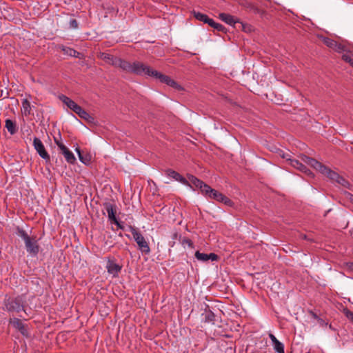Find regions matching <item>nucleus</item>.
I'll list each match as a JSON object with an SVG mask.
<instances>
[{
  "instance_id": "nucleus-36",
  "label": "nucleus",
  "mask_w": 353,
  "mask_h": 353,
  "mask_svg": "<svg viewBox=\"0 0 353 353\" xmlns=\"http://www.w3.org/2000/svg\"><path fill=\"white\" fill-rule=\"evenodd\" d=\"M170 87L177 90H183V88L181 85H179L176 81H175L174 80H172V83H170Z\"/></svg>"
},
{
  "instance_id": "nucleus-19",
  "label": "nucleus",
  "mask_w": 353,
  "mask_h": 353,
  "mask_svg": "<svg viewBox=\"0 0 353 353\" xmlns=\"http://www.w3.org/2000/svg\"><path fill=\"white\" fill-rule=\"evenodd\" d=\"M203 316L204 321L206 323H214L215 321V314L210 310L209 306L207 305L204 312L202 314Z\"/></svg>"
},
{
  "instance_id": "nucleus-45",
  "label": "nucleus",
  "mask_w": 353,
  "mask_h": 353,
  "mask_svg": "<svg viewBox=\"0 0 353 353\" xmlns=\"http://www.w3.org/2000/svg\"><path fill=\"white\" fill-rule=\"evenodd\" d=\"M270 338L271 341L273 343V345L275 343V342H277L279 340L275 337V336L272 334H270Z\"/></svg>"
},
{
  "instance_id": "nucleus-38",
  "label": "nucleus",
  "mask_w": 353,
  "mask_h": 353,
  "mask_svg": "<svg viewBox=\"0 0 353 353\" xmlns=\"http://www.w3.org/2000/svg\"><path fill=\"white\" fill-rule=\"evenodd\" d=\"M343 194L353 204V194L347 191H345Z\"/></svg>"
},
{
  "instance_id": "nucleus-40",
  "label": "nucleus",
  "mask_w": 353,
  "mask_h": 353,
  "mask_svg": "<svg viewBox=\"0 0 353 353\" xmlns=\"http://www.w3.org/2000/svg\"><path fill=\"white\" fill-rule=\"evenodd\" d=\"M183 244H188L189 246L192 247L193 245L192 241L188 238H184L182 241Z\"/></svg>"
},
{
  "instance_id": "nucleus-30",
  "label": "nucleus",
  "mask_w": 353,
  "mask_h": 353,
  "mask_svg": "<svg viewBox=\"0 0 353 353\" xmlns=\"http://www.w3.org/2000/svg\"><path fill=\"white\" fill-rule=\"evenodd\" d=\"M274 348L278 353H285L283 344L278 341L274 344Z\"/></svg>"
},
{
  "instance_id": "nucleus-39",
  "label": "nucleus",
  "mask_w": 353,
  "mask_h": 353,
  "mask_svg": "<svg viewBox=\"0 0 353 353\" xmlns=\"http://www.w3.org/2000/svg\"><path fill=\"white\" fill-rule=\"evenodd\" d=\"M345 316L353 323V312H351L350 310H347L345 312Z\"/></svg>"
},
{
  "instance_id": "nucleus-33",
  "label": "nucleus",
  "mask_w": 353,
  "mask_h": 353,
  "mask_svg": "<svg viewBox=\"0 0 353 353\" xmlns=\"http://www.w3.org/2000/svg\"><path fill=\"white\" fill-rule=\"evenodd\" d=\"M342 59L345 62L348 63L353 68V59H352L349 54H344L342 56Z\"/></svg>"
},
{
  "instance_id": "nucleus-17",
  "label": "nucleus",
  "mask_w": 353,
  "mask_h": 353,
  "mask_svg": "<svg viewBox=\"0 0 353 353\" xmlns=\"http://www.w3.org/2000/svg\"><path fill=\"white\" fill-rule=\"evenodd\" d=\"M321 174H324L327 178H329L331 181H334V182H336L337 180H339V178L341 177V175H339L336 172L330 170L327 167H325L323 168V170L321 172Z\"/></svg>"
},
{
  "instance_id": "nucleus-8",
  "label": "nucleus",
  "mask_w": 353,
  "mask_h": 353,
  "mask_svg": "<svg viewBox=\"0 0 353 353\" xmlns=\"http://www.w3.org/2000/svg\"><path fill=\"white\" fill-rule=\"evenodd\" d=\"M33 145L34 147V149L37 150V152L42 159L46 160V162L50 161V155L46 150L42 141L39 138L34 137L33 140Z\"/></svg>"
},
{
  "instance_id": "nucleus-42",
  "label": "nucleus",
  "mask_w": 353,
  "mask_h": 353,
  "mask_svg": "<svg viewBox=\"0 0 353 353\" xmlns=\"http://www.w3.org/2000/svg\"><path fill=\"white\" fill-rule=\"evenodd\" d=\"M319 323V324L321 325V326H324V325H327V323L325 322V321L320 317H319V319L316 320Z\"/></svg>"
},
{
  "instance_id": "nucleus-49",
  "label": "nucleus",
  "mask_w": 353,
  "mask_h": 353,
  "mask_svg": "<svg viewBox=\"0 0 353 353\" xmlns=\"http://www.w3.org/2000/svg\"><path fill=\"white\" fill-rule=\"evenodd\" d=\"M287 157H288V154H286V156L285 154L282 155V157L286 159H288Z\"/></svg>"
},
{
  "instance_id": "nucleus-4",
  "label": "nucleus",
  "mask_w": 353,
  "mask_h": 353,
  "mask_svg": "<svg viewBox=\"0 0 353 353\" xmlns=\"http://www.w3.org/2000/svg\"><path fill=\"white\" fill-rule=\"evenodd\" d=\"M204 196L211 199H214L218 202L223 203L230 207L234 205V202L230 199L219 192V191L212 188L210 186H209L208 192L205 193Z\"/></svg>"
},
{
  "instance_id": "nucleus-43",
  "label": "nucleus",
  "mask_w": 353,
  "mask_h": 353,
  "mask_svg": "<svg viewBox=\"0 0 353 353\" xmlns=\"http://www.w3.org/2000/svg\"><path fill=\"white\" fill-rule=\"evenodd\" d=\"M308 313L310 314V315L314 318V319L317 320L319 319V316L312 310H308Z\"/></svg>"
},
{
  "instance_id": "nucleus-15",
  "label": "nucleus",
  "mask_w": 353,
  "mask_h": 353,
  "mask_svg": "<svg viewBox=\"0 0 353 353\" xmlns=\"http://www.w3.org/2000/svg\"><path fill=\"white\" fill-rule=\"evenodd\" d=\"M106 268L109 274H112L113 276H117L119 272L121 270L122 266L112 261H108Z\"/></svg>"
},
{
  "instance_id": "nucleus-34",
  "label": "nucleus",
  "mask_w": 353,
  "mask_h": 353,
  "mask_svg": "<svg viewBox=\"0 0 353 353\" xmlns=\"http://www.w3.org/2000/svg\"><path fill=\"white\" fill-rule=\"evenodd\" d=\"M80 107V105H79L77 103L72 101V102H70V105H68V108L76 113Z\"/></svg>"
},
{
  "instance_id": "nucleus-22",
  "label": "nucleus",
  "mask_w": 353,
  "mask_h": 353,
  "mask_svg": "<svg viewBox=\"0 0 353 353\" xmlns=\"http://www.w3.org/2000/svg\"><path fill=\"white\" fill-rule=\"evenodd\" d=\"M5 127L12 135L14 134L18 130L16 122L9 119L6 120Z\"/></svg>"
},
{
  "instance_id": "nucleus-9",
  "label": "nucleus",
  "mask_w": 353,
  "mask_h": 353,
  "mask_svg": "<svg viewBox=\"0 0 353 353\" xmlns=\"http://www.w3.org/2000/svg\"><path fill=\"white\" fill-rule=\"evenodd\" d=\"M9 323L17 330L23 336L29 337L30 334L27 328V325H25L21 320L18 318L10 319Z\"/></svg>"
},
{
  "instance_id": "nucleus-11",
  "label": "nucleus",
  "mask_w": 353,
  "mask_h": 353,
  "mask_svg": "<svg viewBox=\"0 0 353 353\" xmlns=\"http://www.w3.org/2000/svg\"><path fill=\"white\" fill-rule=\"evenodd\" d=\"M165 173L168 176L175 179L176 181H179L185 185L190 186L189 181L177 172L172 169H167L165 170Z\"/></svg>"
},
{
  "instance_id": "nucleus-1",
  "label": "nucleus",
  "mask_w": 353,
  "mask_h": 353,
  "mask_svg": "<svg viewBox=\"0 0 353 353\" xmlns=\"http://www.w3.org/2000/svg\"><path fill=\"white\" fill-rule=\"evenodd\" d=\"M17 234L24 241L27 252L32 256H36L39 252V245L36 236H30L22 228H17Z\"/></svg>"
},
{
  "instance_id": "nucleus-27",
  "label": "nucleus",
  "mask_w": 353,
  "mask_h": 353,
  "mask_svg": "<svg viewBox=\"0 0 353 353\" xmlns=\"http://www.w3.org/2000/svg\"><path fill=\"white\" fill-rule=\"evenodd\" d=\"M62 50L64 51L67 54H68L71 57H79L80 52H79L78 51H77L72 48L63 47L62 48Z\"/></svg>"
},
{
  "instance_id": "nucleus-28",
  "label": "nucleus",
  "mask_w": 353,
  "mask_h": 353,
  "mask_svg": "<svg viewBox=\"0 0 353 353\" xmlns=\"http://www.w3.org/2000/svg\"><path fill=\"white\" fill-rule=\"evenodd\" d=\"M323 42L328 48L334 49V46H336V41L328 37H323Z\"/></svg>"
},
{
  "instance_id": "nucleus-31",
  "label": "nucleus",
  "mask_w": 353,
  "mask_h": 353,
  "mask_svg": "<svg viewBox=\"0 0 353 353\" xmlns=\"http://www.w3.org/2000/svg\"><path fill=\"white\" fill-rule=\"evenodd\" d=\"M333 50H334L336 52H337L339 53L347 51L345 46L341 43H339L337 41L336 43V46H334V48Z\"/></svg>"
},
{
  "instance_id": "nucleus-13",
  "label": "nucleus",
  "mask_w": 353,
  "mask_h": 353,
  "mask_svg": "<svg viewBox=\"0 0 353 353\" xmlns=\"http://www.w3.org/2000/svg\"><path fill=\"white\" fill-rule=\"evenodd\" d=\"M103 207L108 213V216L111 222L116 221L117 206L110 203H103Z\"/></svg>"
},
{
  "instance_id": "nucleus-24",
  "label": "nucleus",
  "mask_w": 353,
  "mask_h": 353,
  "mask_svg": "<svg viewBox=\"0 0 353 353\" xmlns=\"http://www.w3.org/2000/svg\"><path fill=\"white\" fill-rule=\"evenodd\" d=\"M100 58L113 66H114L116 61L118 60V57L105 52L101 53Z\"/></svg>"
},
{
  "instance_id": "nucleus-5",
  "label": "nucleus",
  "mask_w": 353,
  "mask_h": 353,
  "mask_svg": "<svg viewBox=\"0 0 353 353\" xmlns=\"http://www.w3.org/2000/svg\"><path fill=\"white\" fill-rule=\"evenodd\" d=\"M156 70L150 66L140 61H134L132 63L131 72L137 75H147L153 77L152 73H154Z\"/></svg>"
},
{
  "instance_id": "nucleus-21",
  "label": "nucleus",
  "mask_w": 353,
  "mask_h": 353,
  "mask_svg": "<svg viewBox=\"0 0 353 353\" xmlns=\"http://www.w3.org/2000/svg\"><path fill=\"white\" fill-rule=\"evenodd\" d=\"M76 114L81 119L85 120L89 123H93L94 119L88 112L83 110L81 107L77 111Z\"/></svg>"
},
{
  "instance_id": "nucleus-3",
  "label": "nucleus",
  "mask_w": 353,
  "mask_h": 353,
  "mask_svg": "<svg viewBox=\"0 0 353 353\" xmlns=\"http://www.w3.org/2000/svg\"><path fill=\"white\" fill-rule=\"evenodd\" d=\"M130 230L134 241L138 245L139 249L142 253L148 254L150 252V248L144 236L134 227L130 226Z\"/></svg>"
},
{
  "instance_id": "nucleus-7",
  "label": "nucleus",
  "mask_w": 353,
  "mask_h": 353,
  "mask_svg": "<svg viewBox=\"0 0 353 353\" xmlns=\"http://www.w3.org/2000/svg\"><path fill=\"white\" fill-rule=\"evenodd\" d=\"M219 18L225 23L232 26L234 28H236V24H239V28H242L243 30H245V25L241 22L238 18H236L230 14L224 12L220 13L219 14Z\"/></svg>"
},
{
  "instance_id": "nucleus-12",
  "label": "nucleus",
  "mask_w": 353,
  "mask_h": 353,
  "mask_svg": "<svg viewBox=\"0 0 353 353\" xmlns=\"http://www.w3.org/2000/svg\"><path fill=\"white\" fill-rule=\"evenodd\" d=\"M59 148L63 154L68 163L73 164L76 161V158L73 153L63 144L59 145Z\"/></svg>"
},
{
  "instance_id": "nucleus-35",
  "label": "nucleus",
  "mask_w": 353,
  "mask_h": 353,
  "mask_svg": "<svg viewBox=\"0 0 353 353\" xmlns=\"http://www.w3.org/2000/svg\"><path fill=\"white\" fill-rule=\"evenodd\" d=\"M288 161H290V164L295 168L296 169H297L299 168V166L300 165L301 163L299 161L296 160V159H287Z\"/></svg>"
},
{
  "instance_id": "nucleus-46",
  "label": "nucleus",
  "mask_w": 353,
  "mask_h": 353,
  "mask_svg": "<svg viewBox=\"0 0 353 353\" xmlns=\"http://www.w3.org/2000/svg\"><path fill=\"white\" fill-rule=\"evenodd\" d=\"M112 223H115L119 228L123 230V226L118 221L117 219Z\"/></svg>"
},
{
  "instance_id": "nucleus-14",
  "label": "nucleus",
  "mask_w": 353,
  "mask_h": 353,
  "mask_svg": "<svg viewBox=\"0 0 353 353\" xmlns=\"http://www.w3.org/2000/svg\"><path fill=\"white\" fill-rule=\"evenodd\" d=\"M195 257L199 261H207L209 260L214 261H217L219 259L218 255L214 253L205 254V253H201L199 251H196L195 252Z\"/></svg>"
},
{
  "instance_id": "nucleus-37",
  "label": "nucleus",
  "mask_w": 353,
  "mask_h": 353,
  "mask_svg": "<svg viewBox=\"0 0 353 353\" xmlns=\"http://www.w3.org/2000/svg\"><path fill=\"white\" fill-rule=\"evenodd\" d=\"M79 23L77 21L74 19H72L70 21V27L74 29H76L78 28Z\"/></svg>"
},
{
  "instance_id": "nucleus-23",
  "label": "nucleus",
  "mask_w": 353,
  "mask_h": 353,
  "mask_svg": "<svg viewBox=\"0 0 353 353\" xmlns=\"http://www.w3.org/2000/svg\"><path fill=\"white\" fill-rule=\"evenodd\" d=\"M192 14L196 19L198 21H202L204 23L208 24L210 21L211 18H210L207 14L201 13L200 12H196L195 10L192 11Z\"/></svg>"
},
{
  "instance_id": "nucleus-18",
  "label": "nucleus",
  "mask_w": 353,
  "mask_h": 353,
  "mask_svg": "<svg viewBox=\"0 0 353 353\" xmlns=\"http://www.w3.org/2000/svg\"><path fill=\"white\" fill-rule=\"evenodd\" d=\"M153 74V77L157 79L160 81V82L165 83L168 85H170V83H172V79H171L169 76L163 74L157 70L154 72V73H152Z\"/></svg>"
},
{
  "instance_id": "nucleus-50",
  "label": "nucleus",
  "mask_w": 353,
  "mask_h": 353,
  "mask_svg": "<svg viewBox=\"0 0 353 353\" xmlns=\"http://www.w3.org/2000/svg\"><path fill=\"white\" fill-rule=\"evenodd\" d=\"M350 268L353 270V263H351V265H350Z\"/></svg>"
},
{
  "instance_id": "nucleus-25",
  "label": "nucleus",
  "mask_w": 353,
  "mask_h": 353,
  "mask_svg": "<svg viewBox=\"0 0 353 353\" xmlns=\"http://www.w3.org/2000/svg\"><path fill=\"white\" fill-rule=\"evenodd\" d=\"M208 25L213 28L214 30H217L218 32L226 33L227 29L225 26H223L222 24L215 22L212 19H210V21L209 22Z\"/></svg>"
},
{
  "instance_id": "nucleus-2",
  "label": "nucleus",
  "mask_w": 353,
  "mask_h": 353,
  "mask_svg": "<svg viewBox=\"0 0 353 353\" xmlns=\"http://www.w3.org/2000/svg\"><path fill=\"white\" fill-rule=\"evenodd\" d=\"M24 300L21 296L15 297L6 296L3 301L4 310L9 312L25 311Z\"/></svg>"
},
{
  "instance_id": "nucleus-44",
  "label": "nucleus",
  "mask_w": 353,
  "mask_h": 353,
  "mask_svg": "<svg viewBox=\"0 0 353 353\" xmlns=\"http://www.w3.org/2000/svg\"><path fill=\"white\" fill-rule=\"evenodd\" d=\"M303 173L305 174L308 176L314 177L313 172L309 168H307V172H303Z\"/></svg>"
},
{
  "instance_id": "nucleus-48",
  "label": "nucleus",
  "mask_w": 353,
  "mask_h": 353,
  "mask_svg": "<svg viewBox=\"0 0 353 353\" xmlns=\"http://www.w3.org/2000/svg\"><path fill=\"white\" fill-rule=\"evenodd\" d=\"M178 236V233L177 232H174L173 234H172V239H176Z\"/></svg>"
},
{
  "instance_id": "nucleus-32",
  "label": "nucleus",
  "mask_w": 353,
  "mask_h": 353,
  "mask_svg": "<svg viewBox=\"0 0 353 353\" xmlns=\"http://www.w3.org/2000/svg\"><path fill=\"white\" fill-rule=\"evenodd\" d=\"M59 99L68 107L70 105V102H72L73 100L68 97L67 96L64 94H61L59 97Z\"/></svg>"
},
{
  "instance_id": "nucleus-6",
  "label": "nucleus",
  "mask_w": 353,
  "mask_h": 353,
  "mask_svg": "<svg viewBox=\"0 0 353 353\" xmlns=\"http://www.w3.org/2000/svg\"><path fill=\"white\" fill-rule=\"evenodd\" d=\"M188 179L190 185H193L196 188L199 189L201 193L204 195L205 193L208 192V190L209 188V186L208 184L202 181L201 180L199 179L196 176L189 174L188 175ZM190 188H192V185L190 186Z\"/></svg>"
},
{
  "instance_id": "nucleus-29",
  "label": "nucleus",
  "mask_w": 353,
  "mask_h": 353,
  "mask_svg": "<svg viewBox=\"0 0 353 353\" xmlns=\"http://www.w3.org/2000/svg\"><path fill=\"white\" fill-rule=\"evenodd\" d=\"M337 183L341 185L342 186L348 188L349 190H352V185L347 181L344 177L341 176L339 180L336 181Z\"/></svg>"
},
{
  "instance_id": "nucleus-20",
  "label": "nucleus",
  "mask_w": 353,
  "mask_h": 353,
  "mask_svg": "<svg viewBox=\"0 0 353 353\" xmlns=\"http://www.w3.org/2000/svg\"><path fill=\"white\" fill-rule=\"evenodd\" d=\"M76 152L78 154L79 160L84 164L88 165L91 162V155L82 152L79 148H76Z\"/></svg>"
},
{
  "instance_id": "nucleus-10",
  "label": "nucleus",
  "mask_w": 353,
  "mask_h": 353,
  "mask_svg": "<svg viewBox=\"0 0 353 353\" xmlns=\"http://www.w3.org/2000/svg\"><path fill=\"white\" fill-rule=\"evenodd\" d=\"M301 158L303 163L310 165L316 170H319L321 173L323 172V168L326 167L325 165H323L321 163L319 162L316 159L309 157L306 155H303Z\"/></svg>"
},
{
  "instance_id": "nucleus-47",
  "label": "nucleus",
  "mask_w": 353,
  "mask_h": 353,
  "mask_svg": "<svg viewBox=\"0 0 353 353\" xmlns=\"http://www.w3.org/2000/svg\"><path fill=\"white\" fill-rule=\"evenodd\" d=\"M54 140L58 147H59V145H63V143L60 140H59L57 138L54 137Z\"/></svg>"
},
{
  "instance_id": "nucleus-16",
  "label": "nucleus",
  "mask_w": 353,
  "mask_h": 353,
  "mask_svg": "<svg viewBox=\"0 0 353 353\" xmlns=\"http://www.w3.org/2000/svg\"><path fill=\"white\" fill-rule=\"evenodd\" d=\"M132 65V63L130 62L123 60L121 58H118V60H117L116 63H114V67H118L127 72H131Z\"/></svg>"
},
{
  "instance_id": "nucleus-26",
  "label": "nucleus",
  "mask_w": 353,
  "mask_h": 353,
  "mask_svg": "<svg viewBox=\"0 0 353 353\" xmlns=\"http://www.w3.org/2000/svg\"><path fill=\"white\" fill-rule=\"evenodd\" d=\"M22 107L23 108L25 115L30 114L31 105L30 101L28 99H25L23 100Z\"/></svg>"
},
{
  "instance_id": "nucleus-41",
  "label": "nucleus",
  "mask_w": 353,
  "mask_h": 353,
  "mask_svg": "<svg viewBox=\"0 0 353 353\" xmlns=\"http://www.w3.org/2000/svg\"><path fill=\"white\" fill-rule=\"evenodd\" d=\"M297 170H300L302 172H307V168L306 167L305 165H304L302 163H301V164L299 166V168H297Z\"/></svg>"
}]
</instances>
